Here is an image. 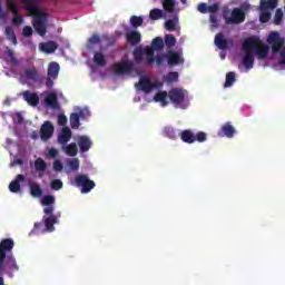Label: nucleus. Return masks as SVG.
Masks as SVG:
<instances>
[{
	"mask_svg": "<svg viewBox=\"0 0 285 285\" xmlns=\"http://www.w3.org/2000/svg\"><path fill=\"white\" fill-rule=\"evenodd\" d=\"M22 3L26 6L27 12L33 17L32 24L36 32H38L40 37H46V32H48V16L37 7L39 0H22Z\"/></svg>",
	"mask_w": 285,
	"mask_h": 285,
	"instance_id": "obj_1",
	"label": "nucleus"
},
{
	"mask_svg": "<svg viewBox=\"0 0 285 285\" xmlns=\"http://www.w3.org/2000/svg\"><path fill=\"white\" fill-rule=\"evenodd\" d=\"M55 196L52 195H46L41 199V205L46 206L43 208V217L42 222L45 224V228L48 233H53L55 230V224H59V217H61V214L55 215Z\"/></svg>",
	"mask_w": 285,
	"mask_h": 285,
	"instance_id": "obj_2",
	"label": "nucleus"
},
{
	"mask_svg": "<svg viewBox=\"0 0 285 285\" xmlns=\"http://www.w3.org/2000/svg\"><path fill=\"white\" fill-rule=\"evenodd\" d=\"M246 10H250V4L243 3L240 8H234L229 18L226 17V13H223L226 26H239V23H244L246 21Z\"/></svg>",
	"mask_w": 285,
	"mask_h": 285,
	"instance_id": "obj_3",
	"label": "nucleus"
},
{
	"mask_svg": "<svg viewBox=\"0 0 285 285\" xmlns=\"http://www.w3.org/2000/svg\"><path fill=\"white\" fill-rule=\"evenodd\" d=\"M164 38L161 37H156L151 41V47L147 46L145 47V52H146V63L147 66H153L155 63V51L156 52H161L164 50Z\"/></svg>",
	"mask_w": 285,
	"mask_h": 285,
	"instance_id": "obj_4",
	"label": "nucleus"
},
{
	"mask_svg": "<svg viewBox=\"0 0 285 285\" xmlns=\"http://www.w3.org/2000/svg\"><path fill=\"white\" fill-rule=\"evenodd\" d=\"M257 40L254 39H245L243 42V50L245 52V56L243 58V66L247 70H250L253 66H255V55L253 53V50H250V46H256Z\"/></svg>",
	"mask_w": 285,
	"mask_h": 285,
	"instance_id": "obj_5",
	"label": "nucleus"
},
{
	"mask_svg": "<svg viewBox=\"0 0 285 285\" xmlns=\"http://www.w3.org/2000/svg\"><path fill=\"white\" fill-rule=\"evenodd\" d=\"M161 86H164V83L158 80L151 82L150 79L146 76H141L139 81L135 85L137 90L140 92H146V95L153 92L155 88H161Z\"/></svg>",
	"mask_w": 285,
	"mask_h": 285,
	"instance_id": "obj_6",
	"label": "nucleus"
},
{
	"mask_svg": "<svg viewBox=\"0 0 285 285\" xmlns=\"http://www.w3.org/2000/svg\"><path fill=\"white\" fill-rule=\"evenodd\" d=\"M61 70V67L58 62H50L47 69V77H45L46 82L45 86L50 90L52 86H55V80L59 77V71Z\"/></svg>",
	"mask_w": 285,
	"mask_h": 285,
	"instance_id": "obj_7",
	"label": "nucleus"
},
{
	"mask_svg": "<svg viewBox=\"0 0 285 285\" xmlns=\"http://www.w3.org/2000/svg\"><path fill=\"white\" fill-rule=\"evenodd\" d=\"M75 181L76 186L78 188H81L82 194L90 193V190H92L96 186L95 180H90V178H88V175L86 174L77 175Z\"/></svg>",
	"mask_w": 285,
	"mask_h": 285,
	"instance_id": "obj_8",
	"label": "nucleus"
},
{
	"mask_svg": "<svg viewBox=\"0 0 285 285\" xmlns=\"http://www.w3.org/2000/svg\"><path fill=\"white\" fill-rule=\"evenodd\" d=\"M246 39H254V41H257L255 46H250V50H254L256 52L258 59H266V57H268L271 49L267 45H264V42H262V39H259V37L252 36Z\"/></svg>",
	"mask_w": 285,
	"mask_h": 285,
	"instance_id": "obj_9",
	"label": "nucleus"
},
{
	"mask_svg": "<svg viewBox=\"0 0 285 285\" xmlns=\"http://www.w3.org/2000/svg\"><path fill=\"white\" fill-rule=\"evenodd\" d=\"M267 43L272 46V55H277L285 43L284 38L279 37L278 32H272L269 33L267 38Z\"/></svg>",
	"mask_w": 285,
	"mask_h": 285,
	"instance_id": "obj_10",
	"label": "nucleus"
},
{
	"mask_svg": "<svg viewBox=\"0 0 285 285\" xmlns=\"http://www.w3.org/2000/svg\"><path fill=\"white\" fill-rule=\"evenodd\" d=\"M134 63L130 60H124L114 65V72L116 75H130L132 72Z\"/></svg>",
	"mask_w": 285,
	"mask_h": 285,
	"instance_id": "obj_11",
	"label": "nucleus"
},
{
	"mask_svg": "<svg viewBox=\"0 0 285 285\" xmlns=\"http://www.w3.org/2000/svg\"><path fill=\"white\" fill-rule=\"evenodd\" d=\"M168 97L176 106H181L186 99V91L179 88H174L169 90Z\"/></svg>",
	"mask_w": 285,
	"mask_h": 285,
	"instance_id": "obj_12",
	"label": "nucleus"
},
{
	"mask_svg": "<svg viewBox=\"0 0 285 285\" xmlns=\"http://www.w3.org/2000/svg\"><path fill=\"white\" fill-rule=\"evenodd\" d=\"M52 135H55V126L50 120H47L40 128V138L42 141H48L52 138Z\"/></svg>",
	"mask_w": 285,
	"mask_h": 285,
	"instance_id": "obj_13",
	"label": "nucleus"
},
{
	"mask_svg": "<svg viewBox=\"0 0 285 285\" xmlns=\"http://www.w3.org/2000/svg\"><path fill=\"white\" fill-rule=\"evenodd\" d=\"M24 79H28L29 81H35V83H41V81L46 79V76L40 75L37 68H31L24 70Z\"/></svg>",
	"mask_w": 285,
	"mask_h": 285,
	"instance_id": "obj_14",
	"label": "nucleus"
},
{
	"mask_svg": "<svg viewBox=\"0 0 285 285\" xmlns=\"http://www.w3.org/2000/svg\"><path fill=\"white\" fill-rule=\"evenodd\" d=\"M77 144L80 153H88L92 148V140L88 136H78Z\"/></svg>",
	"mask_w": 285,
	"mask_h": 285,
	"instance_id": "obj_15",
	"label": "nucleus"
},
{
	"mask_svg": "<svg viewBox=\"0 0 285 285\" xmlns=\"http://www.w3.org/2000/svg\"><path fill=\"white\" fill-rule=\"evenodd\" d=\"M165 57L167 58L168 66H179V63H184L181 56L179 52L169 50Z\"/></svg>",
	"mask_w": 285,
	"mask_h": 285,
	"instance_id": "obj_16",
	"label": "nucleus"
},
{
	"mask_svg": "<svg viewBox=\"0 0 285 285\" xmlns=\"http://www.w3.org/2000/svg\"><path fill=\"white\" fill-rule=\"evenodd\" d=\"M127 43H130V46H138V43H141V33L139 31H128L126 33Z\"/></svg>",
	"mask_w": 285,
	"mask_h": 285,
	"instance_id": "obj_17",
	"label": "nucleus"
},
{
	"mask_svg": "<svg viewBox=\"0 0 285 285\" xmlns=\"http://www.w3.org/2000/svg\"><path fill=\"white\" fill-rule=\"evenodd\" d=\"M70 139H72V130L68 127H62L61 134L58 136V142L61 146H66Z\"/></svg>",
	"mask_w": 285,
	"mask_h": 285,
	"instance_id": "obj_18",
	"label": "nucleus"
},
{
	"mask_svg": "<svg viewBox=\"0 0 285 285\" xmlns=\"http://www.w3.org/2000/svg\"><path fill=\"white\" fill-rule=\"evenodd\" d=\"M222 137H227V139H233L235 137V127H233V124L230 121L226 122L220 128Z\"/></svg>",
	"mask_w": 285,
	"mask_h": 285,
	"instance_id": "obj_19",
	"label": "nucleus"
},
{
	"mask_svg": "<svg viewBox=\"0 0 285 285\" xmlns=\"http://www.w3.org/2000/svg\"><path fill=\"white\" fill-rule=\"evenodd\" d=\"M22 96L29 106H39V95L27 90L22 94Z\"/></svg>",
	"mask_w": 285,
	"mask_h": 285,
	"instance_id": "obj_20",
	"label": "nucleus"
},
{
	"mask_svg": "<svg viewBox=\"0 0 285 285\" xmlns=\"http://www.w3.org/2000/svg\"><path fill=\"white\" fill-rule=\"evenodd\" d=\"M20 181H26V176L19 174L13 181L9 184V190L11 193H19L21 190Z\"/></svg>",
	"mask_w": 285,
	"mask_h": 285,
	"instance_id": "obj_21",
	"label": "nucleus"
},
{
	"mask_svg": "<svg viewBox=\"0 0 285 285\" xmlns=\"http://www.w3.org/2000/svg\"><path fill=\"white\" fill-rule=\"evenodd\" d=\"M45 102L47 104V106H49L50 108H59V99L57 97V94L50 91L49 94H47L46 98H45Z\"/></svg>",
	"mask_w": 285,
	"mask_h": 285,
	"instance_id": "obj_22",
	"label": "nucleus"
},
{
	"mask_svg": "<svg viewBox=\"0 0 285 285\" xmlns=\"http://www.w3.org/2000/svg\"><path fill=\"white\" fill-rule=\"evenodd\" d=\"M57 48L58 46L55 41L40 43V50H42V52H46V55H52V52H56Z\"/></svg>",
	"mask_w": 285,
	"mask_h": 285,
	"instance_id": "obj_23",
	"label": "nucleus"
},
{
	"mask_svg": "<svg viewBox=\"0 0 285 285\" xmlns=\"http://www.w3.org/2000/svg\"><path fill=\"white\" fill-rule=\"evenodd\" d=\"M180 139L185 144H195V134L190 129H185L180 134Z\"/></svg>",
	"mask_w": 285,
	"mask_h": 285,
	"instance_id": "obj_24",
	"label": "nucleus"
},
{
	"mask_svg": "<svg viewBox=\"0 0 285 285\" xmlns=\"http://www.w3.org/2000/svg\"><path fill=\"white\" fill-rule=\"evenodd\" d=\"M3 55L4 57L9 58V62L11 63V66H19V59H17V56L14 53V50H12V48L6 47Z\"/></svg>",
	"mask_w": 285,
	"mask_h": 285,
	"instance_id": "obj_25",
	"label": "nucleus"
},
{
	"mask_svg": "<svg viewBox=\"0 0 285 285\" xmlns=\"http://www.w3.org/2000/svg\"><path fill=\"white\" fill-rule=\"evenodd\" d=\"M215 46H217L219 50H226V48H228V40L224 38V33H217L215 36Z\"/></svg>",
	"mask_w": 285,
	"mask_h": 285,
	"instance_id": "obj_26",
	"label": "nucleus"
},
{
	"mask_svg": "<svg viewBox=\"0 0 285 285\" xmlns=\"http://www.w3.org/2000/svg\"><path fill=\"white\" fill-rule=\"evenodd\" d=\"M14 248V239L2 238L0 242V250H12Z\"/></svg>",
	"mask_w": 285,
	"mask_h": 285,
	"instance_id": "obj_27",
	"label": "nucleus"
},
{
	"mask_svg": "<svg viewBox=\"0 0 285 285\" xmlns=\"http://www.w3.org/2000/svg\"><path fill=\"white\" fill-rule=\"evenodd\" d=\"M144 55H146V48L136 47L134 49V59L136 63H141L144 61Z\"/></svg>",
	"mask_w": 285,
	"mask_h": 285,
	"instance_id": "obj_28",
	"label": "nucleus"
},
{
	"mask_svg": "<svg viewBox=\"0 0 285 285\" xmlns=\"http://www.w3.org/2000/svg\"><path fill=\"white\" fill-rule=\"evenodd\" d=\"M279 0H261L262 10H275Z\"/></svg>",
	"mask_w": 285,
	"mask_h": 285,
	"instance_id": "obj_29",
	"label": "nucleus"
},
{
	"mask_svg": "<svg viewBox=\"0 0 285 285\" xmlns=\"http://www.w3.org/2000/svg\"><path fill=\"white\" fill-rule=\"evenodd\" d=\"M65 153L69 157H77V155L79 153V147H77V145L75 142H71L65 147Z\"/></svg>",
	"mask_w": 285,
	"mask_h": 285,
	"instance_id": "obj_30",
	"label": "nucleus"
},
{
	"mask_svg": "<svg viewBox=\"0 0 285 285\" xmlns=\"http://www.w3.org/2000/svg\"><path fill=\"white\" fill-rule=\"evenodd\" d=\"M164 137H167V139H177V131L171 126H166L163 129Z\"/></svg>",
	"mask_w": 285,
	"mask_h": 285,
	"instance_id": "obj_31",
	"label": "nucleus"
},
{
	"mask_svg": "<svg viewBox=\"0 0 285 285\" xmlns=\"http://www.w3.org/2000/svg\"><path fill=\"white\" fill-rule=\"evenodd\" d=\"M29 188L31 197H41V195H43V189H41V186L37 183L31 184Z\"/></svg>",
	"mask_w": 285,
	"mask_h": 285,
	"instance_id": "obj_32",
	"label": "nucleus"
},
{
	"mask_svg": "<svg viewBox=\"0 0 285 285\" xmlns=\"http://www.w3.org/2000/svg\"><path fill=\"white\" fill-rule=\"evenodd\" d=\"M35 168L37 173H46V170L48 169V164L46 163V160H43V158H37L35 160Z\"/></svg>",
	"mask_w": 285,
	"mask_h": 285,
	"instance_id": "obj_33",
	"label": "nucleus"
},
{
	"mask_svg": "<svg viewBox=\"0 0 285 285\" xmlns=\"http://www.w3.org/2000/svg\"><path fill=\"white\" fill-rule=\"evenodd\" d=\"M69 121L73 130H77V128L81 126V118H79V115L77 112L70 115Z\"/></svg>",
	"mask_w": 285,
	"mask_h": 285,
	"instance_id": "obj_34",
	"label": "nucleus"
},
{
	"mask_svg": "<svg viewBox=\"0 0 285 285\" xmlns=\"http://www.w3.org/2000/svg\"><path fill=\"white\" fill-rule=\"evenodd\" d=\"M166 99H168V92L166 91H159L154 96V100L160 102L163 106H168Z\"/></svg>",
	"mask_w": 285,
	"mask_h": 285,
	"instance_id": "obj_35",
	"label": "nucleus"
},
{
	"mask_svg": "<svg viewBox=\"0 0 285 285\" xmlns=\"http://www.w3.org/2000/svg\"><path fill=\"white\" fill-rule=\"evenodd\" d=\"M164 81H166V83H175L179 81V72L177 71L168 72L166 76H164Z\"/></svg>",
	"mask_w": 285,
	"mask_h": 285,
	"instance_id": "obj_36",
	"label": "nucleus"
},
{
	"mask_svg": "<svg viewBox=\"0 0 285 285\" xmlns=\"http://www.w3.org/2000/svg\"><path fill=\"white\" fill-rule=\"evenodd\" d=\"M4 35L7 39L13 43V46H17V35L14 33L12 27H6Z\"/></svg>",
	"mask_w": 285,
	"mask_h": 285,
	"instance_id": "obj_37",
	"label": "nucleus"
},
{
	"mask_svg": "<svg viewBox=\"0 0 285 285\" xmlns=\"http://www.w3.org/2000/svg\"><path fill=\"white\" fill-rule=\"evenodd\" d=\"M177 1L176 0H164L163 1V8L165 12L173 13L175 12V6Z\"/></svg>",
	"mask_w": 285,
	"mask_h": 285,
	"instance_id": "obj_38",
	"label": "nucleus"
},
{
	"mask_svg": "<svg viewBox=\"0 0 285 285\" xmlns=\"http://www.w3.org/2000/svg\"><path fill=\"white\" fill-rule=\"evenodd\" d=\"M164 17V11L161 9H151L149 12V18L151 21H159V19H163Z\"/></svg>",
	"mask_w": 285,
	"mask_h": 285,
	"instance_id": "obj_39",
	"label": "nucleus"
},
{
	"mask_svg": "<svg viewBox=\"0 0 285 285\" xmlns=\"http://www.w3.org/2000/svg\"><path fill=\"white\" fill-rule=\"evenodd\" d=\"M94 63H96L97 66H100L101 68H104V66H106V57L104 56V53L101 52H96L94 55Z\"/></svg>",
	"mask_w": 285,
	"mask_h": 285,
	"instance_id": "obj_40",
	"label": "nucleus"
},
{
	"mask_svg": "<svg viewBox=\"0 0 285 285\" xmlns=\"http://www.w3.org/2000/svg\"><path fill=\"white\" fill-rule=\"evenodd\" d=\"M235 81H237V79L235 78V72L233 71L227 72L224 88H230L233 83H235Z\"/></svg>",
	"mask_w": 285,
	"mask_h": 285,
	"instance_id": "obj_41",
	"label": "nucleus"
},
{
	"mask_svg": "<svg viewBox=\"0 0 285 285\" xmlns=\"http://www.w3.org/2000/svg\"><path fill=\"white\" fill-rule=\"evenodd\" d=\"M7 10L12 14H19V6L13 0H7Z\"/></svg>",
	"mask_w": 285,
	"mask_h": 285,
	"instance_id": "obj_42",
	"label": "nucleus"
},
{
	"mask_svg": "<svg viewBox=\"0 0 285 285\" xmlns=\"http://www.w3.org/2000/svg\"><path fill=\"white\" fill-rule=\"evenodd\" d=\"M176 43H177V39L175 38V36H173V35L165 36V46L167 48H169V49L175 48Z\"/></svg>",
	"mask_w": 285,
	"mask_h": 285,
	"instance_id": "obj_43",
	"label": "nucleus"
},
{
	"mask_svg": "<svg viewBox=\"0 0 285 285\" xmlns=\"http://www.w3.org/2000/svg\"><path fill=\"white\" fill-rule=\"evenodd\" d=\"M130 23H131L132 28H140V26H144V18H141L139 16H131Z\"/></svg>",
	"mask_w": 285,
	"mask_h": 285,
	"instance_id": "obj_44",
	"label": "nucleus"
},
{
	"mask_svg": "<svg viewBox=\"0 0 285 285\" xmlns=\"http://www.w3.org/2000/svg\"><path fill=\"white\" fill-rule=\"evenodd\" d=\"M67 165L70 168V170H72L73 173H77V170H79V158H73L69 160Z\"/></svg>",
	"mask_w": 285,
	"mask_h": 285,
	"instance_id": "obj_45",
	"label": "nucleus"
},
{
	"mask_svg": "<svg viewBox=\"0 0 285 285\" xmlns=\"http://www.w3.org/2000/svg\"><path fill=\"white\" fill-rule=\"evenodd\" d=\"M283 19H284V11H282V9H277L274 17L275 26H279Z\"/></svg>",
	"mask_w": 285,
	"mask_h": 285,
	"instance_id": "obj_46",
	"label": "nucleus"
},
{
	"mask_svg": "<svg viewBox=\"0 0 285 285\" xmlns=\"http://www.w3.org/2000/svg\"><path fill=\"white\" fill-rule=\"evenodd\" d=\"M50 186L52 190H61L63 188V183L60 179H55L51 181Z\"/></svg>",
	"mask_w": 285,
	"mask_h": 285,
	"instance_id": "obj_47",
	"label": "nucleus"
},
{
	"mask_svg": "<svg viewBox=\"0 0 285 285\" xmlns=\"http://www.w3.org/2000/svg\"><path fill=\"white\" fill-rule=\"evenodd\" d=\"M208 139V136L204 131H199L195 135V141H198L199 144H204Z\"/></svg>",
	"mask_w": 285,
	"mask_h": 285,
	"instance_id": "obj_48",
	"label": "nucleus"
},
{
	"mask_svg": "<svg viewBox=\"0 0 285 285\" xmlns=\"http://www.w3.org/2000/svg\"><path fill=\"white\" fill-rule=\"evenodd\" d=\"M261 23H268L271 21V12L268 11H262L259 16Z\"/></svg>",
	"mask_w": 285,
	"mask_h": 285,
	"instance_id": "obj_49",
	"label": "nucleus"
},
{
	"mask_svg": "<svg viewBox=\"0 0 285 285\" xmlns=\"http://www.w3.org/2000/svg\"><path fill=\"white\" fill-rule=\"evenodd\" d=\"M8 266L10 271H16V272L19 271V265H17V261L12 256L9 257Z\"/></svg>",
	"mask_w": 285,
	"mask_h": 285,
	"instance_id": "obj_50",
	"label": "nucleus"
},
{
	"mask_svg": "<svg viewBox=\"0 0 285 285\" xmlns=\"http://www.w3.org/2000/svg\"><path fill=\"white\" fill-rule=\"evenodd\" d=\"M88 43H91V46H95L97 43H101V37H99V35L94 33L89 39H88Z\"/></svg>",
	"mask_w": 285,
	"mask_h": 285,
	"instance_id": "obj_51",
	"label": "nucleus"
},
{
	"mask_svg": "<svg viewBox=\"0 0 285 285\" xmlns=\"http://www.w3.org/2000/svg\"><path fill=\"white\" fill-rule=\"evenodd\" d=\"M209 21H210L213 28L219 27V19H217V13H210Z\"/></svg>",
	"mask_w": 285,
	"mask_h": 285,
	"instance_id": "obj_52",
	"label": "nucleus"
},
{
	"mask_svg": "<svg viewBox=\"0 0 285 285\" xmlns=\"http://www.w3.org/2000/svg\"><path fill=\"white\" fill-rule=\"evenodd\" d=\"M32 27L30 26H26L23 29H22V36L26 37L27 39H30V37H32Z\"/></svg>",
	"mask_w": 285,
	"mask_h": 285,
	"instance_id": "obj_53",
	"label": "nucleus"
},
{
	"mask_svg": "<svg viewBox=\"0 0 285 285\" xmlns=\"http://www.w3.org/2000/svg\"><path fill=\"white\" fill-rule=\"evenodd\" d=\"M165 28L166 30H169V32L175 31V28H176L175 20H167L165 22Z\"/></svg>",
	"mask_w": 285,
	"mask_h": 285,
	"instance_id": "obj_54",
	"label": "nucleus"
},
{
	"mask_svg": "<svg viewBox=\"0 0 285 285\" xmlns=\"http://www.w3.org/2000/svg\"><path fill=\"white\" fill-rule=\"evenodd\" d=\"M102 39L107 41V46H115V43H117V38L112 36H102Z\"/></svg>",
	"mask_w": 285,
	"mask_h": 285,
	"instance_id": "obj_55",
	"label": "nucleus"
},
{
	"mask_svg": "<svg viewBox=\"0 0 285 285\" xmlns=\"http://www.w3.org/2000/svg\"><path fill=\"white\" fill-rule=\"evenodd\" d=\"M207 12H210V14H217V12H219V4L214 3L212 6H208Z\"/></svg>",
	"mask_w": 285,
	"mask_h": 285,
	"instance_id": "obj_56",
	"label": "nucleus"
},
{
	"mask_svg": "<svg viewBox=\"0 0 285 285\" xmlns=\"http://www.w3.org/2000/svg\"><path fill=\"white\" fill-rule=\"evenodd\" d=\"M53 170L56 173H61V170H63V164H61V160L57 159L53 161Z\"/></svg>",
	"mask_w": 285,
	"mask_h": 285,
	"instance_id": "obj_57",
	"label": "nucleus"
},
{
	"mask_svg": "<svg viewBox=\"0 0 285 285\" xmlns=\"http://www.w3.org/2000/svg\"><path fill=\"white\" fill-rule=\"evenodd\" d=\"M77 115H79V119H86V117H90V110L80 109Z\"/></svg>",
	"mask_w": 285,
	"mask_h": 285,
	"instance_id": "obj_58",
	"label": "nucleus"
},
{
	"mask_svg": "<svg viewBox=\"0 0 285 285\" xmlns=\"http://www.w3.org/2000/svg\"><path fill=\"white\" fill-rule=\"evenodd\" d=\"M58 124L59 126H63V128H66V124H68V117H66V115H59Z\"/></svg>",
	"mask_w": 285,
	"mask_h": 285,
	"instance_id": "obj_59",
	"label": "nucleus"
},
{
	"mask_svg": "<svg viewBox=\"0 0 285 285\" xmlns=\"http://www.w3.org/2000/svg\"><path fill=\"white\" fill-rule=\"evenodd\" d=\"M13 26H21L23 23V17L14 14L12 18Z\"/></svg>",
	"mask_w": 285,
	"mask_h": 285,
	"instance_id": "obj_60",
	"label": "nucleus"
},
{
	"mask_svg": "<svg viewBox=\"0 0 285 285\" xmlns=\"http://www.w3.org/2000/svg\"><path fill=\"white\" fill-rule=\"evenodd\" d=\"M198 10L202 12V14H206V12H208V4H206V2L199 3Z\"/></svg>",
	"mask_w": 285,
	"mask_h": 285,
	"instance_id": "obj_61",
	"label": "nucleus"
},
{
	"mask_svg": "<svg viewBox=\"0 0 285 285\" xmlns=\"http://www.w3.org/2000/svg\"><path fill=\"white\" fill-rule=\"evenodd\" d=\"M3 264H6V250H0V275L1 268H3Z\"/></svg>",
	"mask_w": 285,
	"mask_h": 285,
	"instance_id": "obj_62",
	"label": "nucleus"
},
{
	"mask_svg": "<svg viewBox=\"0 0 285 285\" xmlns=\"http://www.w3.org/2000/svg\"><path fill=\"white\" fill-rule=\"evenodd\" d=\"M57 155H59V151H58L57 149L51 148V149L49 150V156H50V157L55 158V157H57Z\"/></svg>",
	"mask_w": 285,
	"mask_h": 285,
	"instance_id": "obj_63",
	"label": "nucleus"
},
{
	"mask_svg": "<svg viewBox=\"0 0 285 285\" xmlns=\"http://www.w3.org/2000/svg\"><path fill=\"white\" fill-rule=\"evenodd\" d=\"M155 61L157 66H161L164 63V57L161 56L155 57Z\"/></svg>",
	"mask_w": 285,
	"mask_h": 285,
	"instance_id": "obj_64",
	"label": "nucleus"
}]
</instances>
